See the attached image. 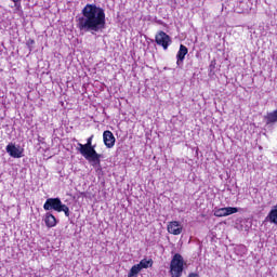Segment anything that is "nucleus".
Wrapping results in <instances>:
<instances>
[{"instance_id":"1","label":"nucleus","mask_w":277,"mask_h":277,"mask_svg":"<svg viewBox=\"0 0 277 277\" xmlns=\"http://www.w3.org/2000/svg\"><path fill=\"white\" fill-rule=\"evenodd\" d=\"M78 18L77 27L80 31L89 34H101L107 25L105 10L96 4H87Z\"/></svg>"},{"instance_id":"2","label":"nucleus","mask_w":277,"mask_h":277,"mask_svg":"<svg viewBox=\"0 0 277 277\" xmlns=\"http://www.w3.org/2000/svg\"><path fill=\"white\" fill-rule=\"evenodd\" d=\"M92 137L94 136H90L84 145L78 143L79 148H77V150H79L80 155H82V157L93 166H101V157L103 156L96 153V145H92Z\"/></svg>"},{"instance_id":"3","label":"nucleus","mask_w":277,"mask_h":277,"mask_svg":"<svg viewBox=\"0 0 277 277\" xmlns=\"http://www.w3.org/2000/svg\"><path fill=\"white\" fill-rule=\"evenodd\" d=\"M44 211H57V213H62L64 211L66 217H70V209L68 206L62 203L61 198H49L43 205Z\"/></svg>"},{"instance_id":"4","label":"nucleus","mask_w":277,"mask_h":277,"mask_svg":"<svg viewBox=\"0 0 277 277\" xmlns=\"http://www.w3.org/2000/svg\"><path fill=\"white\" fill-rule=\"evenodd\" d=\"M185 269V260L180 253H175L170 263L171 277H182Z\"/></svg>"},{"instance_id":"5","label":"nucleus","mask_w":277,"mask_h":277,"mask_svg":"<svg viewBox=\"0 0 277 277\" xmlns=\"http://www.w3.org/2000/svg\"><path fill=\"white\" fill-rule=\"evenodd\" d=\"M156 43L159 45V47H162V49L164 51H168V47H170L172 44V38H170V35L163 32V31H159L157 35H156Z\"/></svg>"},{"instance_id":"6","label":"nucleus","mask_w":277,"mask_h":277,"mask_svg":"<svg viewBox=\"0 0 277 277\" xmlns=\"http://www.w3.org/2000/svg\"><path fill=\"white\" fill-rule=\"evenodd\" d=\"M238 212H239V208H233V207L214 209L215 217H227V215H233L234 213H238Z\"/></svg>"},{"instance_id":"7","label":"nucleus","mask_w":277,"mask_h":277,"mask_svg":"<svg viewBox=\"0 0 277 277\" xmlns=\"http://www.w3.org/2000/svg\"><path fill=\"white\" fill-rule=\"evenodd\" d=\"M103 140L106 148H114V146H116V136H114V133H111V131H104Z\"/></svg>"},{"instance_id":"8","label":"nucleus","mask_w":277,"mask_h":277,"mask_svg":"<svg viewBox=\"0 0 277 277\" xmlns=\"http://www.w3.org/2000/svg\"><path fill=\"white\" fill-rule=\"evenodd\" d=\"M6 153L10 155V157H13V159H21V157H23V149L12 144L6 146Z\"/></svg>"},{"instance_id":"9","label":"nucleus","mask_w":277,"mask_h":277,"mask_svg":"<svg viewBox=\"0 0 277 277\" xmlns=\"http://www.w3.org/2000/svg\"><path fill=\"white\" fill-rule=\"evenodd\" d=\"M167 229L171 235H181L183 233V226L177 221L170 222Z\"/></svg>"},{"instance_id":"10","label":"nucleus","mask_w":277,"mask_h":277,"mask_svg":"<svg viewBox=\"0 0 277 277\" xmlns=\"http://www.w3.org/2000/svg\"><path fill=\"white\" fill-rule=\"evenodd\" d=\"M187 53H189V50L187 49V47L181 44L180 45V50L176 54V64L177 66H183V62H185V55H187Z\"/></svg>"},{"instance_id":"11","label":"nucleus","mask_w":277,"mask_h":277,"mask_svg":"<svg viewBox=\"0 0 277 277\" xmlns=\"http://www.w3.org/2000/svg\"><path fill=\"white\" fill-rule=\"evenodd\" d=\"M44 222L48 228H53L57 225V219L51 212L45 213Z\"/></svg>"},{"instance_id":"12","label":"nucleus","mask_w":277,"mask_h":277,"mask_svg":"<svg viewBox=\"0 0 277 277\" xmlns=\"http://www.w3.org/2000/svg\"><path fill=\"white\" fill-rule=\"evenodd\" d=\"M266 220L269 221L271 224H275L277 226V205L269 211Z\"/></svg>"},{"instance_id":"13","label":"nucleus","mask_w":277,"mask_h":277,"mask_svg":"<svg viewBox=\"0 0 277 277\" xmlns=\"http://www.w3.org/2000/svg\"><path fill=\"white\" fill-rule=\"evenodd\" d=\"M265 120H266V124H276V122H277V109L272 111V113H268L265 116Z\"/></svg>"},{"instance_id":"14","label":"nucleus","mask_w":277,"mask_h":277,"mask_svg":"<svg viewBox=\"0 0 277 277\" xmlns=\"http://www.w3.org/2000/svg\"><path fill=\"white\" fill-rule=\"evenodd\" d=\"M137 265L141 269H148V267H153V260L143 259Z\"/></svg>"},{"instance_id":"15","label":"nucleus","mask_w":277,"mask_h":277,"mask_svg":"<svg viewBox=\"0 0 277 277\" xmlns=\"http://www.w3.org/2000/svg\"><path fill=\"white\" fill-rule=\"evenodd\" d=\"M142 272V268L138 266V264H135L131 267L128 277H137V274Z\"/></svg>"},{"instance_id":"16","label":"nucleus","mask_w":277,"mask_h":277,"mask_svg":"<svg viewBox=\"0 0 277 277\" xmlns=\"http://www.w3.org/2000/svg\"><path fill=\"white\" fill-rule=\"evenodd\" d=\"M15 4V8H16V10H21V2H14Z\"/></svg>"},{"instance_id":"17","label":"nucleus","mask_w":277,"mask_h":277,"mask_svg":"<svg viewBox=\"0 0 277 277\" xmlns=\"http://www.w3.org/2000/svg\"><path fill=\"white\" fill-rule=\"evenodd\" d=\"M198 276V274H195V273H190L189 275H188V277H197Z\"/></svg>"},{"instance_id":"18","label":"nucleus","mask_w":277,"mask_h":277,"mask_svg":"<svg viewBox=\"0 0 277 277\" xmlns=\"http://www.w3.org/2000/svg\"><path fill=\"white\" fill-rule=\"evenodd\" d=\"M28 42H29V44H35L36 43V41H34L32 39H30Z\"/></svg>"},{"instance_id":"19","label":"nucleus","mask_w":277,"mask_h":277,"mask_svg":"<svg viewBox=\"0 0 277 277\" xmlns=\"http://www.w3.org/2000/svg\"><path fill=\"white\" fill-rule=\"evenodd\" d=\"M13 3H21V0H12Z\"/></svg>"},{"instance_id":"20","label":"nucleus","mask_w":277,"mask_h":277,"mask_svg":"<svg viewBox=\"0 0 277 277\" xmlns=\"http://www.w3.org/2000/svg\"><path fill=\"white\" fill-rule=\"evenodd\" d=\"M38 142H42V137L39 136V137H38Z\"/></svg>"}]
</instances>
